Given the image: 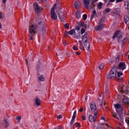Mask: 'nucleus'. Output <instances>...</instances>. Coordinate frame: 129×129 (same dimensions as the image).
Returning a JSON list of instances; mask_svg holds the SVG:
<instances>
[{"instance_id": "nucleus-1", "label": "nucleus", "mask_w": 129, "mask_h": 129, "mask_svg": "<svg viewBox=\"0 0 129 129\" xmlns=\"http://www.w3.org/2000/svg\"><path fill=\"white\" fill-rule=\"evenodd\" d=\"M82 40L84 45L83 43H82V41L79 40V47L80 49L82 50V51H85L86 48V50L89 51V49H90V43L88 41V33L85 32L82 37Z\"/></svg>"}, {"instance_id": "nucleus-2", "label": "nucleus", "mask_w": 129, "mask_h": 129, "mask_svg": "<svg viewBox=\"0 0 129 129\" xmlns=\"http://www.w3.org/2000/svg\"><path fill=\"white\" fill-rule=\"evenodd\" d=\"M114 106L116 108V111L117 114L116 113H112V115L113 117L120 121H123V118H122V110H123V108L122 107V106L120 105V104L117 103L114 104Z\"/></svg>"}, {"instance_id": "nucleus-3", "label": "nucleus", "mask_w": 129, "mask_h": 129, "mask_svg": "<svg viewBox=\"0 0 129 129\" xmlns=\"http://www.w3.org/2000/svg\"><path fill=\"white\" fill-rule=\"evenodd\" d=\"M115 38H117L118 42L119 43L122 42V47H123V45H124V43L126 42V38L124 37L122 35L120 34V31H116L114 36H113V39L114 40Z\"/></svg>"}, {"instance_id": "nucleus-4", "label": "nucleus", "mask_w": 129, "mask_h": 129, "mask_svg": "<svg viewBox=\"0 0 129 129\" xmlns=\"http://www.w3.org/2000/svg\"><path fill=\"white\" fill-rule=\"evenodd\" d=\"M36 30H37V25L33 24H30L28 33V36L30 38V40H33V37H34L35 34H36Z\"/></svg>"}, {"instance_id": "nucleus-5", "label": "nucleus", "mask_w": 129, "mask_h": 129, "mask_svg": "<svg viewBox=\"0 0 129 129\" xmlns=\"http://www.w3.org/2000/svg\"><path fill=\"white\" fill-rule=\"evenodd\" d=\"M67 34L71 35H73V37L75 39H77L78 40L81 38V36H80V31H79L78 30H75L74 29H72L70 31H67Z\"/></svg>"}, {"instance_id": "nucleus-6", "label": "nucleus", "mask_w": 129, "mask_h": 129, "mask_svg": "<svg viewBox=\"0 0 129 129\" xmlns=\"http://www.w3.org/2000/svg\"><path fill=\"white\" fill-rule=\"evenodd\" d=\"M116 72H117V69L115 67H113L111 71L107 75V78L110 79H113L116 77Z\"/></svg>"}, {"instance_id": "nucleus-7", "label": "nucleus", "mask_w": 129, "mask_h": 129, "mask_svg": "<svg viewBox=\"0 0 129 129\" xmlns=\"http://www.w3.org/2000/svg\"><path fill=\"white\" fill-rule=\"evenodd\" d=\"M57 5H58L57 3H55L51 10L50 14H51V19L52 20H57V15L55 13V10L57 9Z\"/></svg>"}, {"instance_id": "nucleus-8", "label": "nucleus", "mask_w": 129, "mask_h": 129, "mask_svg": "<svg viewBox=\"0 0 129 129\" xmlns=\"http://www.w3.org/2000/svg\"><path fill=\"white\" fill-rule=\"evenodd\" d=\"M84 2V5L85 8L86 9H89L91 8V4L93 3H96L97 1H94V0H83Z\"/></svg>"}, {"instance_id": "nucleus-9", "label": "nucleus", "mask_w": 129, "mask_h": 129, "mask_svg": "<svg viewBox=\"0 0 129 129\" xmlns=\"http://www.w3.org/2000/svg\"><path fill=\"white\" fill-rule=\"evenodd\" d=\"M33 7L35 9V13H37V14H38V13H40L42 10V7L39 6V4H38V3H35L34 4Z\"/></svg>"}, {"instance_id": "nucleus-10", "label": "nucleus", "mask_w": 129, "mask_h": 129, "mask_svg": "<svg viewBox=\"0 0 129 129\" xmlns=\"http://www.w3.org/2000/svg\"><path fill=\"white\" fill-rule=\"evenodd\" d=\"M90 108L91 111L94 112V113H97V109H96V105L95 102H91L90 103Z\"/></svg>"}, {"instance_id": "nucleus-11", "label": "nucleus", "mask_w": 129, "mask_h": 129, "mask_svg": "<svg viewBox=\"0 0 129 129\" xmlns=\"http://www.w3.org/2000/svg\"><path fill=\"white\" fill-rule=\"evenodd\" d=\"M96 117H97V113H94V116L92 115H90L89 116V120L91 122H93V121H95V119H96Z\"/></svg>"}, {"instance_id": "nucleus-12", "label": "nucleus", "mask_w": 129, "mask_h": 129, "mask_svg": "<svg viewBox=\"0 0 129 129\" xmlns=\"http://www.w3.org/2000/svg\"><path fill=\"white\" fill-rule=\"evenodd\" d=\"M39 27L41 28L42 32L45 33L46 32V26H45V23L44 22H41L39 23Z\"/></svg>"}, {"instance_id": "nucleus-13", "label": "nucleus", "mask_w": 129, "mask_h": 129, "mask_svg": "<svg viewBox=\"0 0 129 129\" xmlns=\"http://www.w3.org/2000/svg\"><path fill=\"white\" fill-rule=\"evenodd\" d=\"M2 123L4 126L7 128L9 125H10V122H9V120L7 118H4L3 121Z\"/></svg>"}, {"instance_id": "nucleus-14", "label": "nucleus", "mask_w": 129, "mask_h": 129, "mask_svg": "<svg viewBox=\"0 0 129 129\" xmlns=\"http://www.w3.org/2000/svg\"><path fill=\"white\" fill-rule=\"evenodd\" d=\"M118 69L120 70H124L125 69V63L124 62H121L118 65Z\"/></svg>"}, {"instance_id": "nucleus-15", "label": "nucleus", "mask_w": 129, "mask_h": 129, "mask_svg": "<svg viewBox=\"0 0 129 129\" xmlns=\"http://www.w3.org/2000/svg\"><path fill=\"white\" fill-rule=\"evenodd\" d=\"M76 115H77V111L75 110L74 112L72 120L70 122V124H73L74 123V120L76 118Z\"/></svg>"}, {"instance_id": "nucleus-16", "label": "nucleus", "mask_w": 129, "mask_h": 129, "mask_svg": "<svg viewBox=\"0 0 129 129\" xmlns=\"http://www.w3.org/2000/svg\"><path fill=\"white\" fill-rule=\"evenodd\" d=\"M34 100H35V104H36V105L39 106V105H41V100H40V99H39V98H38L37 97H35L34 99Z\"/></svg>"}, {"instance_id": "nucleus-17", "label": "nucleus", "mask_w": 129, "mask_h": 129, "mask_svg": "<svg viewBox=\"0 0 129 129\" xmlns=\"http://www.w3.org/2000/svg\"><path fill=\"white\" fill-rule=\"evenodd\" d=\"M104 27V25L103 24H99V26H96L95 29L96 31H100V30H102Z\"/></svg>"}, {"instance_id": "nucleus-18", "label": "nucleus", "mask_w": 129, "mask_h": 129, "mask_svg": "<svg viewBox=\"0 0 129 129\" xmlns=\"http://www.w3.org/2000/svg\"><path fill=\"white\" fill-rule=\"evenodd\" d=\"M76 18L77 19H80L81 18V11H78L76 12Z\"/></svg>"}, {"instance_id": "nucleus-19", "label": "nucleus", "mask_w": 129, "mask_h": 129, "mask_svg": "<svg viewBox=\"0 0 129 129\" xmlns=\"http://www.w3.org/2000/svg\"><path fill=\"white\" fill-rule=\"evenodd\" d=\"M124 21L126 25H129V17H128V16L125 15L124 16Z\"/></svg>"}, {"instance_id": "nucleus-20", "label": "nucleus", "mask_w": 129, "mask_h": 129, "mask_svg": "<svg viewBox=\"0 0 129 129\" xmlns=\"http://www.w3.org/2000/svg\"><path fill=\"white\" fill-rule=\"evenodd\" d=\"M38 80H39V81L43 82V81L45 80V77L43 75H41L38 77Z\"/></svg>"}, {"instance_id": "nucleus-21", "label": "nucleus", "mask_w": 129, "mask_h": 129, "mask_svg": "<svg viewBox=\"0 0 129 129\" xmlns=\"http://www.w3.org/2000/svg\"><path fill=\"white\" fill-rule=\"evenodd\" d=\"M74 7L75 8H76V9L77 10L78 9H79V2H76L74 3Z\"/></svg>"}, {"instance_id": "nucleus-22", "label": "nucleus", "mask_w": 129, "mask_h": 129, "mask_svg": "<svg viewBox=\"0 0 129 129\" xmlns=\"http://www.w3.org/2000/svg\"><path fill=\"white\" fill-rule=\"evenodd\" d=\"M95 15H96V12L95 10H94L93 11L92 14L91 15V21L93 19V18H94V17H95Z\"/></svg>"}, {"instance_id": "nucleus-23", "label": "nucleus", "mask_w": 129, "mask_h": 129, "mask_svg": "<svg viewBox=\"0 0 129 129\" xmlns=\"http://www.w3.org/2000/svg\"><path fill=\"white\" fill-rule=\"evenodd\" d=\"M59 20H60L61 22H64V21H65V20L66 19V18H63L62 15L60 14L59 15Z\"/></svg>"}, {"instance_id": "nucleus-24", "label": "nucleus", "mask_w": 129, "mask_h": 129, "mask_svg": "<svg viewBox=\"0 0 129 129\" xmlns=\"http://www.w3.org/2000/svg\"><path fill=\"white\" fill-rule=\"evenodd\" d=\"M124 7H125V9H126V10H127L128 9V7H129L128 2H126L124 3Z\"/></svg>"}, {"instance_id": "nucleus-25", "label": "nucleus", "mask_w": 129, "mask_h": 129, "mask_svg": "<svg viewBox=\"0 0 129 129\" xmlns=\"http://www.w3.org/2000/svg\"><path fill=\"white\" fill-rule=\"evenodd\" d=\"M16 120H17L18 122H20L21 119H22V116H17L16 118Z\"/></svg>"}, {"instance_id": "nucleus-26", "label": "nucleus", "mask_w": 129, "mask_h": 129, "mask_svg": "<svg viewBox=\"0 0 129 129\" xmlns=\"http://www.w3.org/2000/svg\"><path fill=\"white\" fill-rule=\"evenodd\" d=\"M102 8V3L100 2L98 5V9L99 10H101Z\"/></svg>"}, {"instance_id": "nucleus-27", "label": "nucleus", "mask_w": 129, "mask_h": 129, "mask_svg": "<svg viewBox=\"0 0 129 129\" xmlns=\"http://www.w3.org/2000/svg\"><path fill=\"white\" fill-rule=\"evenodd\" d=\"M104 68V64L101 63L99 65V69H103Z\"/></svg>"}, {"instance_id": "nucleus-28", "label": "nucleus", "mask_w": 129, "mask_h": 129, "mask_svg": "<svg viewBox=\"0 0 129 129\" xmlns=\"http://www.w3.org/2000/svg\"><path fill=\"white\" fill-rule=\"evenodd\" d=\"M110 12V9L107 8L104 11V14H107V13H109Z\"/></svg>"}, {"instance_id": "nucleus-29", "label": "nucleus", "mask_w": 129, "mask_h": 129, "mask_svg": "<svg viewBox=\"0 0 129 129\" xmlns=\"http://www.w3.org/2000/svg\"><path fill=\"white\" fill-rule=\"evenodd\" d=\"M109 92L108 91V88L107 87H105V94H108Z\"/></svg>"}, {"instance_id": "nucleus-30", "label": "nucleus", "mask_w": 129, "mask_h": 129, "mask_svg": "<svg viewBox=\"0 0 129 129\" xmlns=\"http://www.w3.org/2000/svg\"><path fill=\"white\" fill-rule=\"evenodd\" d=\"M83 20H84V21H86V20L87 19V15H86V14L83 15Z\"/></svg>"}, {"instance_id": "nucleus-31", "label": "nucleus", "mask_w": 129, "mask_h": 129, "mask_svg": "<svg viewBox=\"0 0 129 129\" xmlns=\"http://www.w3.org/2000/svg\"><path fill=\"white\" fill-rule=\"evenodd\" d=\"M64 29H69V24L67 23L64 25Z\"/></svg>"}, {"instance_id": "nucleus-32", "label": "nucleus", "mask_w": 129, "mask_h": 129, "mask_svg": "<svg viewBox=\"0 0 129 129\" xmlns=\"http://www.w3.org/2000/svg\"><path fill=\"white\" fill-rule=\"evenodd\" d=\"M115 61L116 63H118V62H119V55H118V56H117V57H116Z\"/></svg>"}, {"instance_id": "nucleus-33", "label": "nucleus", "mask_w": 129, "mask_h": 129, "mask_svg": "<svg viewBox=\"0 0 129 129\" xmlns=\"http://www.w3.org/2000/svg\"><path fill=\"white\" fill-rule=\"evenodd\" d=\"M122 73H120V72H118L117 73V77H120V76H122Z\"/></svg>"}, {"instance_id": "nucleus-34", "label": "nucleus", "mask_w": 129, "mask_h": 129, "mask_svg": "<svg viewBox=\"0 0 129 129\" xmlns=\"http://www.w3.org/2000/svg\"><path fill=\"white\" fill-rule=\"evenodd\" d=\"M125 122L127 123V124L128 125H129V118H126L125 119Z\"/></svg>"}, {"instance_id": "nucleus-35", "label": "nucleus", "mask_w": 129, "mask_h": 129, "mask_svg": "<svg viewBox=\"0 0 129 129\" xmlns=\"http://www.w3.org/2000/svg\"><path fill=\"white\" fill-rule=\"evenodd\" d=\"M75 124H76L77 127H80V126H81L80 123L77 122L75 123Z\"/></svg>"}, {"instance_id": "nucleus-36", "label": "nucleus", "mask_w": 129, "mask_h": 129, "mask_svg": "<svg viewBox=\"0 0 129 129\" xmlns=\"http://www.w3.org/2000/svg\"><path fill=\"white\" fill-rule=\"evenodd\" d=\"M103 19H101L100 20V21H99V25H103Z\"/></svg>"}, {"instance_id": "nucleus-37", "label": "nucleus", "mask_w": 129, "mask_h": 129, "mask_svg": "<svg viewBox=\"0 0 129 129\" xmlns=\"http://www.w3.org/2000/svg\"><path fill=\"white\" fill-rule=\"evenodd\" d=\"M84 33H85V29H84V28H82L81 29V34H82V35H83V34H84Z\"/></svg>"}, {"instance_id": "nucleus-38", "label": "nucleus", "mask_w": 129, "mask_h": 129, "mask_svg": "<svg viewBox=\"0 0 129 129\" xmlns=\"http://www.w3.org/2000/svg\"><path fill=\"white\" fill-rule=\"evenodd\" d=\"M115 1V0H110L109 2L108 3V6H109L111 3H114Z\"/></svg>"}, {"instance_id": "nucleus-39", "label": "nucleus", "mask_w": 129, "mask_h": 129, "mask_svg": "<svg viewBox=\"0 0 129 129\" xmlns=\"http://www.w3.org/2000/svg\"><path fill=\"white\" fill-rule=\"evenodd\" d=\"M73 50H75L76 51H77V50H78V48H77V46L75 45L73 46Z\"/></svg>"}, {"instance_id": "nucleus-40", "label": "nucleus", "mask_w": 129, "mask_h": 129, "mask_svg": "<svg viewBox=\"0 0 129 129\" xmlns=\"http://www.w3.org/2000/svg\"><path fill=\"white\" fill-rule=\"evenodd\" d=\"M75 31H79V32H80V28L79 27H78L76 29H74Z\"/></svg>"}, {"instance_id": "nucleus-41", "label": "nucleus", "mask_w": 129, "mask_h": 129, "mask_svg": "<svg viewBox=\"0 0 129 129\" xmlns=\"http://www.w3.org/2000/svg\"><path fill=\"white\" fill-rule=\"evenodd\" d=\"M79 111L82 112V111H83V107L80 108V109L79 110Z\"/></svg>"}, {"instance_id": "nucleus-42", "label": "nucleus", "mask_w": 129, "mask_h": 129, "mask_svg": "<svg viewBox=\"0 0 129 129\" xmlns=\"http://www.w3.org/2000/svg\"><path fill=\"white\" fill-rule=\"evenodd\" d=\"M82 118L83 120H85V119H86V118H85V116H84V115H83L82 116Z\"/></svg>"}, {"instance_id": "nucleus-43", "label": "nucleus", "mask_w": 129, "mask_h": 129, "mask_svg": "<svg viewBox=\"0 0 129 129\" xmlns=\"http://www.w3.org/2000/svg\"><path fill=\"white\" fill-rule=\"evenodd\" d=\"M60 118H62V115H61L57 116V119H60Z\"/></svg>"}, {"instance_id": "nucleus-44", "label": "nucleus", "mask_w": 129, "mask_h": 129, "mask_svg": "<svg viewBox=\"0 0 129 129\" xmlns=\"http://www.w3.org/2000/svg\"><path fill=\"white\" fill-rule=\"evenodd\" d=\"M101 119L103 120H104V121H105V118L103 116H101Z\"/></svg>"}, {"instance_id": "nucleus-45", "label": "nucleus", "mask_w": 129, "mask_h": 129, "mask_svg": "<svg viewBox=\"0 0 129 129\" xmlns=\"http://www.w3.org/2000/svg\"><path fill=\"white\" fill-rule=\"evenodd\" d=\"M28 61H29V60L28 59V58H26L25 59V61H26V65H28Z\"/></svg>"}, {"instance_id": "nucleus-46", "label": "nucleus", "mask_w": 129, "mask_h": 129, "mask_svg": "<svg viewBox=\"0 0 129 129\" xmlns=\"http://www.w3.org/2000/svg\"><path fill=\"white\" fill-rule=\"evenodd\" d=\"M55 129H62V128L60 126H57L55 128Z\"/></svg>"}, {"instance_id": "nucleus-47", "label": "nucleus", "mask_w": 129, "mask_h": 129, "mask_svg": "<svg viewBox=\"0 0 129 129\" xmlns=\"http://www.w3.org/2000/svg\"><path fill=\"white\" fill-rule=\"evenodd\" d=\"M76 55H80V52H76Z\"/></svg>"}, {"instance_id": "nucleus-48", "label": "nucleus", "mask_w": 129, "mask_h": 129, "mask_svg": "<svg viewBox=\"0 0 129 129\" xmlns=\"http://www.w3.org/2000/svg\"><path fill=\"white\" fill-rule=\"evenodd\" d=\"M3 3L4 4H6V3H7V0H3Z\"/></svg>"}, {"instance_id": "nucleus-49", "label": "nucleus", "mask_w": 129, "mask_h": 129, "mask_svg": "<svg viewBox=\"0 0 129 129\" xmlns=\"http://www.w3.org/2000/svg\"><path fill=\"white\" fill-rule=\"evenodd\" d=\"M10 12H12L13 11V8L12 7H10Z\"/></svg>"}, {"instance_id": "nucleus-50", "label": "nucleus", "mask_w": 129, "mask_h": 129, "mask_svg": "<svg viewBox=\"0 0 129 129\" xmlns=\"http://www.w3.org/2000/svg\"><path fill=\"white\" fill-rule=\"evenodd\" d=\"M121 2V0H116V3H119Z\"/></svg>"}, {"instance_id": "nucleus-51", "label": "nucleus", "mask_w": 129, "mask_h": 129, "mask_svg": "<svg viewBox=\"0 0 129 129\" xmlns=\"http://www.w3.org/2000/svg\"><path fill=\"white\" fill-rule=\"evenodd\" d=\"M42 3H44V2H46L47 0H41Z\"/></svg>"}, {"instance_id": "nucleus-52", "label": "nucleus", "mask_w": 129, "mask_h": 129, "mask_svg": "<svg viewBox=\"0 0 129 129\" xmlns=\"http://www.w3.org/2000/svg\"><path fill=\"white\" fill-rule=\"evenodd\" d=\"M0 29H2V23L0 22Z\"/></svg>"}, {"instance_id": "nucleus-53", "label": "nucleus", "mask_w": 129, "mask_h": 129, "mask_svg": "<svg viewBox=\"0 0 129 129\" xmlns=\"http://www.w3.org/2000/svg\"><path fill=\"white\" fill-rule=\"evenodd\" d=\"M2 15H3V14L0 13V19H2Z\"/></svg>"}, {"instance_id": "nucleus-54", "label": "nucleus", "mask_w": 129, "mask_h": 129, "mask_svg": "<svg viewBox=\"0 0 129 129\" xmlns=\"http://www.w3.org/2000/svg\"><path fill=\"white\" fill-rule=\"evenodd\" d=\"M103 104V103H100V106H102V105Z\"/></svg>"}, {"instance_id": "nucleus-55", "label": "nucleus", "mask_w": 129, "mask_h": 129, "mask_svg": "<svg viewBox=\"0 0 129 129\" xmlns=\"http://www.w3.org/2000/svg\"><path fill=\"white\" fill-rule=\"evenodd\" d=\"M98 129H102L101 127H98Z\"/></svg>"}, {"instance_id": "nucleus-56", "label": "nucleus", "mask_w": 129, "mask_h": 129, "mask_svg": "<svg viewBox=\"0 0 129 129\" xmlns=\"http://www.w3.org/2000/svg\"><path fill=\"white\" fill-rule=\"evenodd\" d=\"M64 46H66L67 44L66 43H63Z\"/></svg>"}, {"instance_id": "nucleus-57", "label": "nucleus", "mask_w": 129, "mask_h": 129, "mask_svg": "<svg viewBox=\"0 0 129 129\" xmlns=\"http://www.w3.org/2000/svg\"><path fill=\"white\" fill-rule=\"evenodd\" d=\"M117 129H121L120 127H117Z\"/></svg>"}, {"instance_id": "nucleus-58", "label": "nucleus", "mask_w": 129, "mask_h": 129, "mask_svg": "<svg viewBox=\"0 0 129 129\" xmlns=\"http://www.w3.org/2000/svg\"><path fill=\"white\" fill-rule=\"evenodd\" d=\"M94 2H97L98 0H94Z\"/></svg>"}, {"instance_id": "nucleus-59", "label": "nucleus", "mask_w": 129, "mask_h": 129, "mask_svg": "<svg viewBox=\"0 0 129 129\" xmlns=\"http://www.w3.org/2000/svg\"><path fill=\"white\" fill-rule=\"evenodd\" d=\"M106 125L107 126H108V124H106Z\"/></svg>"}, {"instance_id": "nucleus-60", "label": "nucleus", "mask_w": 129, "mask_h": 129, "mask_svg": "<svg viewBox=\"0 0 129 129\" xmlns=\"http://www.w3.org/2000/svg\"><path fill=\"white\" fill-rule=\"evenodd\" d=\"M15 44H16V43H13V45H15Z\"/></svg>"}]
</instances>
